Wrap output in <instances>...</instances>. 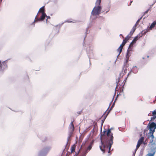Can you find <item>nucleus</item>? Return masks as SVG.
Listing matches in <instances>:
<instances>
[{
    "label": "nucleus",
    "instance_id": "nucleus-1",
    "mask_svg": "<svg viewBox=\"0 0 156 156\" xmlns=\"http://www.w3.org/2000/svg\"><path fill=\"white\" fill-rule=\"evenodd\" d=\"M111 129H108L107 131H103L100 136L101 145L100 146V147L101 150L103 153L106 150H108V148L109 152L113 143V140L114 137L113 133L111 132Z\"/></svg>",
    "mask_w": 156,
    "mask_h": 156
},
{
    "label": "nucleus",
    "instance_id": "nucleus-2",
    "mask_svg": "<svg viewBox=\"0 0 156 156\" xmlns=\"http://www.w3.org/2000/svg\"><path fill=\"white\" fill-rule=\"evenodd\" d=\"M101 0H97L95 3V6L93 8L91 13L94 16L98 15L101 13V7L100 5Z\"/></svg>",
    "mask_w": 156,
    "mask_h": 156
},
{
    "label": "nucleus",
    "instance_id": "nucleus-3",
    "mask_svg": "<svg viewBox=\"0 0 156 156\" xmlns=\"http://www.w3.org/2000/svg\"><path fill=\"white\" fill-rule=\"evenodd\" d=\"M156 119V118L154 119ZM154 120L153 121H154ZM147 127H148L150 131H152L154 130L155 132V129L156 128V123L154 122H151V123H149L148 124Z\"/></svg>",
    "mask_w": 156,
    "mask_h": 156
},
{
    "label": "nucleus",
    "instance_id": "nucleus-4",
    "mask_svg": "<svg viewBox=\"0 0 156 156\" xmlns=\"http://www.w3.org/2000/svg\"><path fill=\"white\" fill-rule=\"evenodd\" d=\"M144 137L142 136L138 140L137 144L136 146V148L135 150V151H136L138 148L140 147V145L142 144H145V142L144 141Z\"/></svg>",
    "mask_w": 156,
    "mask_h": 156
},
{
    "label": "nucleus",
    "instance_id": "nucleus-5",
    "mask_svg": "<svg viewBox=\"0 0 156 156\" xmlns=\"http://www.w3.org/2000/svg\"><path fill=\"white\" fill-rule=\"evenodd\" d=\"M134 42H133V41H132V42L130 43L129 48L127 50V54L126 55V57L127 60H128L129 58V56L130 55V52L131 51L132 49V47H133V45L134 44Z\"/></svg>",
    "mask_w": 156,
    "mask_h": 156
},
{
    "label": "nucleus",
    "instance_id": "nucleus-6",
    "mask_svg": "<svg viewBox=\"0 0 156 156\" xmlns=\"http://www.w3.org/2000/svg\"><path fill=\"white\" fill-rule=\"evenodd\" d=\"M134 42H133V41H132V42L130 43L129 48L127 50V54L126 55V57L127 60H128L129 58V56L130 55V52L131 51L132 49V47H133V45L134 44Z\"/></svg>",
    "mask_w": 156,
    "mask_h": 156
},
{
    "label": "nucleus",
    "instance_id": "nucleus-7",
    "mask_svg": "<svg viewBox=\"0 0 156 156\" xmlns=\"http://www.w3.org/2000/svg\"><path fill=\"white\" fill-rule=\"evenodd\" d=\"M38 13H37L35 18L34 22L42 21L44 20L45 17L47 16L46 13H43L42 14V15L40 18H38Z\"/></svg>",
    "mask_w": 156,
    "mask_h": 156
},
{
    "label": "nucleus",
    "instance_id": "nucleus-8",
    "mask_svg": "<svg viewBox=\"0 0 156 156\" xmlns=\"http://www.w3.org/2000/svg\"><path fill=\"white\" fill-rule=\"evenodd\" d=\"M154 130L152 131H150L149 133H148V134L147 135V138H151L150 140V142L151 143H152L153 141V139L154 138V136L153 135L154 133Z\"/></svg>",
    "mask_w": 156,
    "mask_h": 156
},
{
    "label": "nucleus",
    "instance_id": "nucleus-9",
    "mask_svg": "<svg viewBox=\"0 0 156 156\" xmlns=\"http://www.w3.org/2000/svg\"><path fill=\"white\" fill-rule=\"evenodd\" d=\"M127 71V69L126 67L124 66L121 72L119 74V78H120L123 77V76L125 74Z\"/></svg>",
    "mask_w": 156,
    "mask_h": 156
},
{
    "label": "nucleus",
    "instance_id": "nucleus-10",
    "mask_svg": "<svg viewBox=\"0 0 156 156\" xmlns=\"http://www.w3.org/2000/svg\"><path fill=\"white\" fill-rule=\"evenodd\" d=\"M143 33H140L137 36H136L132 41L133 42H134V43H135L136 41L141 37L143 35Z\"/></svg>",
    "mask_w": 156,
    "mask_h": 156
},
{
    "label": "nucleus",
    "instance_id": "nucleus-11",
    "mask_svg": "<svg viewBox=\"0 0 156 156\" xmlns=\"http://www.w3.org/2000/svg\"><path fill=\"white\" fill-rule=\"evenodd\" d=\"M156 152V149H153L151 151V153L148 154V156H154Z\"/></svg>",
    "mask_w": 156,
    "mask_h": 156
},
{
    "label": "nucleus",
    "instance_id": "nucleus-12",
    "mask_svg": "<svg viewBox=\"0 0 156 156\" xmlns=\"http://www.w3.org/2000/svg\"><path fill=\"white\" fill-rule=\"evenodd\" d=\"M76 146V145L75 144L71 146V153H73L75 152Z\"/></svg>",
    "mask_w": 156,
    "mask_h": 156
},
{
    "label": "nucleus",
    "instance_id": "nucleus-13",
    "mask_svg": "<svg viewBox=\"0 0 156 156\" xmlns=\"http://www.w3.org/2000/svg\"><path fill=\"white\" fill-rule=\"evenodd\" d=\"M38 12H41L42 14L45 13V12L44 6H43L41 8L39 11ZM39 14V13H38Z\"/></svg>",
    "mask_w": 156,
    "mask_h": 156
},
{
    "label": "nucleus",
    "instance_id": "nucleus-14",
    "mask_svg": "<svg viewBox=\"0 0 156 156\" xmlns=\"http://www.w3.org/2000/svg\"><path fill=\"white\" fill-rule=\"evenodd\" d=\"M70 128L72 129V131H73L74 130V126L73 123V122H71L69 126Z\"/></svg>",
    "mask_w": 156,
    "mask_h": 156
},
{
    "label": "nucleus",
    "instance_id": "nucleus-15",
    "mask_svg": "<svg viewBox=\"0 0 156 156\" xmlns=\"http://www.w3.org/2000/svg\"><path fill=\"white\" fill-rule=\"evenodd\" d=\"M122 48L119 47L117 49V51L119 52V55L122 52Z\"/></svg>",
    "mask_w": 156,
    "mask_h": 156
},
{
    "label": "nucleus",
    "instance_id": "nucleus-16",
    "mask_svg": "<svg viewBox=\"0 0 156 156\" xmlns=\"http://www.w3.org/2000/svg\"><path fill=\"white\" fill-rule=\"evenodd\" d=\"M131 37L129 35H128L124 39L125 40L126 42H127L130 39V38Z\"/></svg>",
    "mask_w": 156,
    "mask_h": 156
},
{
    "label": "nucleus",
    "instance_id": "nucleus-17",
    "mask_svg": "<svg viewBox=\"0 0 156 156\" xmlns=\"http://www.w3.org/2000/svg\"><path fill=\"white\" fill-rule=\"evenodd\" d=\"M155 25H156V22H154L153 23H152V24L150 26V28H152L154 27L155 26Z\"/></svg>",
    "mask_w": 156,
    "mask_h": 156
},
{
    "label": "nucleus",
    "instance_id": "nucleus-18",
    "mask_svg": "<svg viewBox=\"0 0 156 156\" xmlns=\"http://www.w3.org/2000/svg\"><path fill=\"white\" fill-rule=\"evenodd\" d=\"M136 24H135L133 27L131 31H133V32L135 31L136 29Z\"/></svg>",
    "mask_w": 156,
    "mask_h": 156
},
{
    "label": "nucleus",
    "instance_id": "nucleus-19",
    "mask_svg": "<svg viewBox=\"0 0 156 156\" xmlns=\"http://www.w3.org/2000/svg\"><path fill=\"white\" fill-rule=\"evenodd\" d=\"M92 146L91 145H90L87 148L86 151H87V152L88 151H90L92 148Z\"/></svg>",
    "mask_w": 156,
    "mask_h": 156
},
{
    "label": "nucleus",
    "instance_id": "nucleus-20",
    "mask_svg": "<svg viewBox=\"0 0 156 156\" xmlns=\"http://www.w3.org/2000/svg\"><path fill=\"white\" fill-rule=\"evenodd\" d=\"M151 9V8L150 7L149 8V9H148L147 10H146L144 12V14L143 15H145L146 14H147L148 12Z\"/></svg>",
    "mask_w": 156,
    "mask_h": 156
},
{
    "label": "nucleus",
    "instance_id": "nucleus-21",
    "mask_svg": "<svg viewBox=\"0 0 156 156\" xmlns=\"http://www.w3.org/2000/svg\"><path fill=\"white\" fill-rule=\"evenodd\" d=\"M134 32L133 31H132L131 30L129 34H128L129 35L130 37H131V36L133 35V34Z\"/></svg>",
    "mask_w": 156,
    "mask_h": 156
},
{
    "label": "nucleus",
    "instance_id": "nucleus-22",
    "mask_svg": "<svg viewBox=\"0 0 156 156\" xmlns=\"http://www.w3.org/2000/svg\"><path fill=\"white\" fill-rule=\"evenodd\" d=\"M87 153V151H86L81 155V156H85Z\"/></svg>",
    "mask_w": 156,
    "mask_h": 156
},
{
    "label": "nucleus",
    "instance_id": "nucleus-23",
    "mask_svg": "<svg viewBox=\"0 0 156 156\" xmlns=\"http://www.w3.org/2000/svg\"><path fill=\"white\" fill-rule=\"evenodd\" d=\"M114 103H113V104L112 106H111V108L108 111V114L110 111L112 110V108L114 107Z\"/></svg>",
    "mask_w": 156,
    "mask_h": 156
},
{
    "label": "nucleus",
    "instance_id": "nucleus-24",
    "mask_svg": "<svg viewBox=\"0 0 156 156\" xmlns=\"http://www.w3.org/2000/svg\"><path fill=\"white\" fill-rule=\"evenodd\" d=\"M127 42H126V41H125V40H123V41L122 43V44L124 45H125V44Z\"/></svg>",
    "mask_w": 156,
    "mask_h": 156
},
{
    "label": "nucleus",
    "instance_id": "nucleus-25",
    "mask_svg": "<svg viewBox=\"0 0 156 156\" xmlns=\"http://www.w3.org/2000/svg\"><path fill=\"white\" fill-rule=\"evenodd\" d=\"M124 45L122 44H121L120 46V47L123 48V47H124Z\"/></svg>",
    "mask_w": 156,
    "mask_h": 156
},
{
    "label": "nucleus",
    "instance_id": "nucleus-26",
    "mask_svg": "<svg viewBox=\"0 0 156 156\" xmlns=\"http://www.w3.org/2000/svg\"><path fill=\"white\" fill-rule=\"evenodd\" d=\"M140 20H138L136 22V24H136V26H137V24L138 23V22H139V21H140Z\"/></svg>",
    "mask_w": 156,
    "mask_h": 156
},
{
    "label": "nucleus",
    "instance_id": "nucleus-27",
    "mask_svg": "<svg viewBox=\"0 0 156 156\" xmlns=\"http://www.w3.org/2000/svg\"><path fill=\"white\" fill-rule=\"evenodd\" d=\"M78 154V153L77 154L76 153L74 155V156H77V155Z\"/></svg>",
    "mask_w": 156,
    "mask_h": 156
},
{
    "label": "nucleus",
    "instance_id": "nucleus-28",
    "mask_svg": "<svg viewBox=\"0 0 156 156\" xmlns=\"http://www.w3.org/2000/svg\"><path fill=\"white\" fill-rule=\"evenodd\" d=\"M156 101V96H155V100H154V103H155V101Z\"/></svg>",
    "mask_w": 156,
    "mask_h": 156
},
{
    "label": "nucleus",
    "instance_id": "nucleus-29",
    "mask_svg": "<svg viewBox=\"0 0 156 156\" xmlns=\"http://www.w3.org/2000/svg\"><path fill=\"white\" fill-rule=\"evenodd\" d=\"M46 17H47V19L50 18V17L49 16H47Z\"/></svg>",
    "mask_w": 156,
    "mask_h": 156
},
{
    "label": "nucleus",
    "instance_id": "nucleus-30",
    "mask_svg": "<svg viewBox=\"0 0 156 156\" xmlns=\"http://www.w3.org/2000/svg\"><path fill=\"white\" fill-rule=\"evenodd\" d=\"M130 72H131L130 71V72H129V73H128V75H127V76H129V73H130Z\"/></svg>",
    "mask_w": 156,
    "mask_h": 156
},
{
    "label": "nucleus",
    "instance_id": "nucleus-31",
    "mask_svg": "<svg viewBox=\"0 0 156 156\" xmlns=\"http://www.w3.org/2000/svg\"><path fill=\"white\" fill-rule=\"evenodd\" d=\"M147 58H149V56L148 55V56H147Z\"/></svg>",
    "mask_w": 156,
    "mask_h": 156
},
{
    "label": "nucleus",
    "instance_id": "nucleus-32",
    "mask_svg": "<svg viewBox=\"0 0 156 156\" xmlns=\"http://www.w3.org/2000/svg\"><path fill=\"white\" fill-rule=\"evenodd\" d=\"M122 38H124V37L122 35Z\"/></svg>",
    "mask_w": 156,
    "mask_h": 156
},
{
    "label": "nucleus",
    "instance_id": "nucleus-33",
    "mask_svg": "<svg viewBox=\"0 0 156 156\" xmlns=\"http://www.w3.org/2000/svg\"><path fill=\"white\" fill-rule=\"evenodd\" d=\"M120 35H121V36H122V34H120Z\"/></svg>",
    "mask_w": 156,
    "mask_h": 156
},
{
    "label": "nucleus",
    "instance_id": "nucleus-34",
    "mask_svg": "<svg viewBox=\"0 0 156 156\" xmlns=\"http://www.w3.org/2000/svg\"><path fill=\"white\" fill-rule=\"evenodd\" d=\"M143 58V59H144L145 58Z\"/></svg>",
    "mask_w": 156,
    "mask_h": 156
},
{
    "label": "nucleus",
    "instance_id": "nucleus-35",
    "mask_svg": "<svg viewBox=\"0 0 156 156\" xmlns=\"http://www.w3.org/2000/svg\"><path fill=\"white\" fill-rule=\"evenodd\" d=\"M145 32H144V34H145Z\"/></svg>",
    "mask_w": 156,
    "mask_h": 156
}]
</instances>
